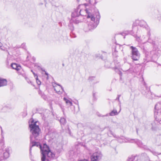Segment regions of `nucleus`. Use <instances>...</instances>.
<instances>
[{"instance_id": "1", "label": "nucleus", "mask_w": 161, "mask_h": 161, "mask_svg": "<svg viewBox=\"0 0 161 161\" xmlns=\"http://www.w3.org/2000/svg\"><path fill=\"white\" fill-rule=\"evenodd\" d=\"M38 121H29V126L32 135L31 136L30 140H33V139L38 140V137L41 132V130L36 123Z\"/></svg>"}, {"instance_id": "2", "label": "nucleus", "mask_w": 161, "mask_h": 161, "mask_svg": "<svg viewBox=\"0 0 161 161\" xmlns=\"http://www.w3.org/2000/svg\"><path fill=\"white\" fill-rule=\"evenodd\" d=\"M87 21L90 20L92 22L88 24V28L89 30H91L95 29L97 25V21H99L100 16L99 13L97 12L95 14H88L87 17Z\"/></svg>"}, {"instance_id": "3", "label": "nucleus", "mask_w": 161, "mask_h": 161, "mask_svg": "<svg viewBox=\"0 0 161 161\" xmlns=\"http://www.w3.org/2000/svg\"><path fill=\"white\" fill-rule=\"evenodd\" d=\"M40 149L42 154L41 160L42 161H49L48 159H46V155L50 158V157L48 156V153L49 152H52L48 147L46 144H44L43 147L42 146Z\"/></svg>"}, {"instance_id": "4", "label": "nucleus", "mask_w": 161, "mask_h": 161, "mask_svg": "<svg viewBox=\"0 0 161 161\" xmlns=\"http://www.w3.org/2000/svg\"><path fill=\"white\" fill-rule=\"evenodd\" d=\"M130 48L131 50L132 58L134 60H137L140 57V54L138 49L135 47L132 46Z\"/></svg>"}, {"instance_id": "5", "label": "nucleus", "mask_w": 161, "mask_h": 161, "mask_svg": "<svg viewBox=\"0 0 161 161\" xmlns=\"http://www.w3.org/2000/svg\"><path fill=\"white\" fill-rule=\"evenodd\" d=\"M103 157V154L100 151H97L93 153L91 157V161H99Z\"/></svg>"}, {"instance_id": "6", "label": "nucleus", "mask_w": 161, "mask_h": 161, "mask_svg": "<svg viewBox=\"0 0 161 161\" xmlns=\"http://www.w3.org/2000/svg\"><path fill=\"white\" fill-rule=\"evenodd\" d=\"M137 25H139L141 27L145 28L147 30H149V28L147 25L146 22L143 20H136L133 24V27H134L135 26H136Z\"/></svg>"}, {"instance_id": "7", "label": "nucleus", "mask_w": 161, "mask_h": 161, "mask_svg": "<svg viewBox=\"0 0 161 161\" xmlns=\"http://www.w3.org/2000/svg\"><path fill=\"white\" fill-rule=\"evenodd\" d=\"M150 36V33L149 31H148L147 35L143 36L141 38L136 36V40L139 42L144 43L147 42V39Z\"/></svg>"}, {"instance_id": "8", "label": "nucleus", "mask_w": 161, "mask_h": 161, "mask_svg": "<svg viewBox=\"0 0 161 161\" xmlns=\"http://www.w3.org/2000/svg\"><path fill=\"white\" fill-rule=\"evenodd\" d=\"M52 85L56 92L59 94H61L64 91L63 87L55 83H52Z\"/></svg>"}, {"instance_id": "9", "label": "nucleus", "mask_w": 161, "mask_h": 161, "mask_svg": "<svg viewBox=\"0 0 161 161\" xmlns=\"http://www.w3.org/2000/svg\"><path fill=\"white\" fill-rule=\"evenodd\" d=\"M152 125V129L153 131L157 130L159 128H161V121H153Z\"/></svg>"}, {"instance_id": "10", "label": "nucleus", "mask_w": 161, "mask_h": 161, "mask_svg": "<svg viewBox=\"0 0 161 161\" xmlns=\"http://www.w3.org/2000/svg\"><path fill=\"white\" fill-rule=\"evenodd\" d=\"M61 151L60 149L57 150L54 152L53 153L52 152H49L48 153V156L50 157V158L54 159L57 158L59 156Z\"/></svg>"}, {"instance_id": "11", "label": "nucleus", "mask_w": 161, "mask_h": 161, "mask_svg": "<svg viewBox=\"0 0 161 161\" xmlns=\"http://www.w3.org/2000/svg\"><path fill=\"white\" fill-rule=\"evenodd\" d=\"M35 146H36L37 147H39L40 149H41L42 147L40 143L34 142V139H33V140L31 141V143L30 144V153L31 152V147Z\"/></svg>"}, {"instance_id": "12", "label": "nucleus", "mask_w": 161, "mask_h": 161, "mask_svg": "<svg viewBox=\"0 0 161 161\" xmlns=\"http://www.w3.org/2000/svg\"><path fill=\"white\" fill-rule=\"evenodd\" d=\"M7 84V81L6 79L0 78V87L6 86Z\"/></svg>"}, {"instance_id": "13", "label": "nucleus", "mask_w": 161, "mask_h": 161, "mask_svg": "<svg viewBox=\"0 0 161 161\" xmlns=\"http://www.w3.org/2000/svg\"><path fill=\"white\" fill-rule=\"evenodd\" d=\"M11 67L14 69H15L17 70H20L21 68L20 66L18 65L15 63H12L11 64Z\"/></svg>"}, {"instance_id": "14", "label": "nucleus", "mask_w": 161, "mask_h": 161, "mask_svg": "<svg viewBox=\"0 0 161 161\" xmlns=\"http://www.w3.org/2000/svg\"><path fill=\"white\" fill-rule=\"evenodd\" d=\"M120 110L121 109H120ZM120 111H119V112H118L116 109H114L112 111H111V112L109 114H107V115L108 116L109 115L111 116H113L115 115H117L119 112Z\"/></svg>"}, {"instance_id": "15", "label": "nucleus", "mask_w": 161, "mask_h": 161, "mask_svg": "<svg viewBox=\"0 0 161 161\" xmlns=\"http://www.w3.org/2000/svg\"><path fill=\"white\" fill-rule=\"evenodd\" d=\"M81 10H80L79 12V8L77 9L76 10H75V11L73 12L72 14L73 17H77L80 14V12Z\"/></svg>"}, {"instance_id": "16", "label": "nucleus", "mask_w": 161, "mask_h": 161, "mask_svg": "<svg viewBox=\"0 0 161 161\" xmlns=\"http://www.w3.org/2000/svg\"><path fill=\"white\" fill-rule=\"evenodd\" d=\"M49 112V111L48 110H46L44 113L42 114L41 116L42 117V120H45V118L48 116L47 114Z\"/></svg>"}, {"instance_id": "17", "label": "nucleus", "mask_w": 161, "mask_h": 161, "mask_svg": "<svg viewBox=\"0 0 161 161\" xmlns=\"http://www.w3.org/2000/svg\"><path fill=\"white\" fill-rule=\"evenodd\" d=\"M4 145V142L3 141L0 142V155L2 154Z\"/></svg>"}, {"instance_id": "18", "label": "nucleus", "mask_w": 161, "mask_h": 161, "mask_svg": "<svg viewBox=\"0 0 161 161\" xmlns=\"http://www.w3.org/2000/svg\"><path fill=\"white\" fill-rule=\"evenodd\" d=\"M132 141H133V142H136L137 143V144L139 145L138 144L140 143V142L139 140H138L137 139H129V140H128V141L130 142H131Z\"/></svg>"}, {"instance_id": "19", "label": "nucleus", "mask_w": 161, "mask_h": 161, "mask_svg": "<svg viewBox=\"0 0 161 161\" xmlns=\"http://www.w3.org/2000/svg\"><path fill=\"white\" fill-rule=\"evenodd\" d=\"M147 42L153 44H155V42L154 41H153V40H152L150 38V37H148V38Z\"/></svg>"}, {"instance_id": "20", "label": "nucleus", "mask_w": 161, "mask_h": 161, "mask_svg": "<svg viewBox=\"0 0 161 161\" xmlns=\"http://www.w3.org/2000/svg\"><path fill=\"white\" fill-rule=\"evenodd\" d=\"M3 156L5 158H8L9 156V153L8 152H5L3 153Z\"/></svg>"}, {"instance_id": "21", "label": "nucleus", "mask_w": 161, "mask_h": 161, "mask_svg": "<svg viewBox=\"0 0 161 161\" xmlns=\"http://www.w3.org/2000/svg\"><path fill=\"white\" fill-rule=\"evenodd\" d=\"M123 138H124L123 137H122V138L119 137V138H118V141L120 143H122V142H124V141L123 140Z\"/></svg>"}, {"instance_id": "22", "label": "nucleus", "mask_w": 161, "mask_h": 161, "mask_svg": "<svg viewBox=\"0 0 161 161\" xmlns=\"http://www.w3.org/2000/svg\"><path fill=\"white\" fill-rule=\"evenodd\" d=\"M64 101H65L66 103L67 104H68V103H70V101L67 98L65 97H64Z\"/></svg>"}, {"instance_id": "23", "label": "nucleus", "mask_w": 161, "mask_h": 161, "mask_svg": "<svg viewBox=\"0 0 161 161\" xmlns=\"http://www.w3.org/2000/svg\"><path fill=\"white\" fill-rule=\"evenodd\" d=\"M36 82L37 83V84L38 85H40L41 84V82L39 80H38L37 76H36Z\"/></svg>"}, {"instance_id": "24", "label": "nucleus", "mask_w": 161, "mask_h": 161, "mask_svg": "<svg viewBox=\"0 0 161 161\" xmlns=\"http://www.w3.org/2000/svg\"><path fill=\"white\" fill-rule=\"evenodd\" d=\"M22 115L23 117H25L27 115V112L26 111H25L22 113Z\"/></svg>"}, {"instance_id": "25", "label": "nucleus", "mask_w": 161, "mask_h": 161, "mask_svg": "<svg viewBox=\"0 0 161 161\" xmlns=\"http://www.w3.org/2000/svg\"><path fill=\"white\" fill-rule=\"evenodd\" d=\"M74 102L71 101V108H73L74 109V110H75V105H73L72 104L73 103H74Z\"/></svg>"}, {"instance_id": "26", "label": "nucleus", "mask_w": 161, "mask_h": 161, "mask_svg": "<svg viewBox=\"0 0 161 161\" xmlns=\"http://www.w3.org/2000/svg\"><path fill=\"white\" fill-rule=\"evenodd\" d=\"M93 100H96V97L95 93H93Z\"/></svg>"}, {"instance_id": "27", "label": "nucleus", "mask_w": 161, "mask_h": 161, "mask_svg": "<svg viewBox=\"0 0 161 161\" xmlns=\"http://www.w3.org/2000/svg\"><path fill=\"white\" fill-rule=\"evenodd\" d=\"M7 108V106H5L2 109V112H5L6 111H5V109Z\"/></svg>"}, {"instance_id": "28", "label": "nucleus", "mask_w": 161, "mask_h": 161, "mask_svg": "<svg viewBox=\"0 0 161 161\" xmlns=\"http://www.w3.org/2000/svg\"><path fill=\"white\" fill-rule=\"evenodd\" d=\"M25 43L22 44L21 46V47L24 48H25Z\"/></svg>"}, {"instance_id": "29", "label": "nucleus", "mask_w": 161, "mask_h": 161, "mask_svg": "<svg viewBox=\"0 0 161 161\" xmlns=\"http://www.w3.org/2000/svg\"><path fill=\"white\" fill-rule=\"evenodd\" d=\"M117 52H118L117 51H116V49H115L114 52L113 53V54L114 55H116V53Z\"/></svg>"}, {"instance_id": "30", "label": "nucleus", "mask_w": 161, "mask_h": 161, "mask_svg": "<svg viewBox=\"0 0 161 161\" xmlns=\"http://www.w3.org/2000/svg\"><path fill=\"white\" fill-rule=\"evenodd\" d=\"M78 102L77 101H75V106H76V107H78V106L77 105V104H78Z\"/></svg>"}, {"instance_id": "31", "label": "nucleus", "mask_w": 161, "mask_h": 161, "mask_svg": "<svg viewBox=\"0 0 161 161\" xmlns=\"http://www.w3.org/2000/svg\"><path fill=\"white\" fill-rule=\"evenodd\" d=\"M33 74L34 75L35 78H36V76H37V75L34 72H33Z\"/></svg>"}, {"instance_id": "32", "label": "nucleus", "mask_w": 161, "mask_h": 161, "mask_svg": "<svg viewBox=\"0 0 161 161\" xmlns=\"http://www.w3.org/2000/svg\"><path fill=\"white\" fill-rule=\"evenodd\" d=\"M79 161H88V160L86 159H81Z\"/></svg>"}, {"instance_id": "33", "label": "nucleus", "mask_w": 161, "mask_h": 161, "mask_svg": "<svg viewBox=\"0 0 161 161\" xmlns=\"http://www.w3.org/2000/svg\"><path fill=\"white\" fill-rule=\"evenodd\" d=\"M2 45H3L2 43L1 42H0V48H1V49L2 50H3V49L2 48H1V47H2Z\"/></svg>"}, {"instance_id": "34", "label": "nucleus", "mask_w": 161, "mask_h": 161, "mask_svg": "<svg viewBox=\"0 0 161 161\" xmlns=\"http://www.w3.org/2000/svg\"><path fill=\"white\" fill-rule=\"evenodd\" d=\"M119 97H120V96L118 95V97L116 99V100H118L119 101Z\"/></svg>"}, {"instance_id": "35", "label": "nucleus", "mask_w": 161, "mask_h": 161, "mask_svg": "<svg viewBox=\"0 0 161 161\" xmlns=\"http://www.w3.org/2000/svg\"><path fill=\"white\" fill-rule=\"evenodd\" d=\"M109 132V133H110L112 135H113V136H114V137H115V136L113 134V133H112V131H110Z\"/></svg>"}, {"instance_id": "36", "label": "nucleus", "mask_w": 161, "mask_h": 161, "mask_svg": "<svg viewBox=\"0 0 161 161\" xmlns=\"http://www.w3.org/2000/svg\"><path fill=\"white\" fill-rule=\"evenodd\" d=\"M45 74H46L47 75V76H48V73H47V72H45ZM47 79H48V76H47Z\"/></svg>"}, {"instance_id": "37", "label": "nucleus", "mask_w": 161, "mask_h": 161, "mask_svg": "<svg viewBox=\"0 0 161 161\" xmlns=\"http://www.w3.org/2000/svg\"><path fill=\"white\" fill-rule=\"evenodd\" d=\"M127 161H133L131 159H128Z\"/></svg>"}, {"instance_id": "38", "label": "nucleus", "mask_w": 161, "mask_h": 161, "mask_svg": "<svg viewBox=\"0 0 161 161\" xmlns=\"http://www.w3.org/2000/svg\"><path fill=\"white\" fill-rule=\"evenodd\" d=\"M60 123L61 124H62L63 122L65 123V121H60Z\"/></svg>"}, {"instance_id": "39", "label": "nucleus", "mask_w": 161, "mask_h": 161, "mask_svg": "<svg viewBox=\"0 0 161 161\" xmlns=\"http://www.w3.org/2000/svg\"><path fill=\"white\" fill-rule=\"evenodd\" d=\"M94 78V77H90V78H89V80H91V79H92V78Z\"/></svg>"}, {"instance_id": "40", "label": "nucleus", "mask_w": 161, "mask_h": 161, "mask_svg": "<svg viewBox=\"0 0 161 161\" xmlns=\"http://www.w3.org/2000/svg\"><path fill=\"white\" fill-rule=\"evenodd\" d=\"M85 31H88V30H87V29H86V27L85 28Z\"/></svg>"}, {"instance_id": "41", "label": "nucleus", "mask_w": 161, "mask_h": 161, "mask_svg": "<svg viewBox=\"0 0 161 161\" xmlns=\"http://www.w3.org/2000/svg\"><path fill=\"white\" fill-rule=\"evenodd\" d=\"M73 29H74V27H72V26H71V31Z\"/></svg>"}, {"instance_id": "42", "label": "nucleus", "mask_w": 161, "mask_h": 161, "mask_svg": "<svg viewBox=\"0 0 161 161\" xmlns=\"http://www.w3.org/2000/svg\"><path fill=\"white\" fill-rule=\"evenodd\" d=\"M136 132H137V133H138V130H136Z\"/></svg>"}, {"instance_id": "43", "label": "nucleus", "mask_w": 161, "mask_h": 161, "mask_svg": "<svg viewBox=\"0 0 161 161\" xmlns=\"http://www.w3.org/2000/svg\"><path fill=\"white\" fill-rule=\"evenodd\" d=\"M31 71L32 73H33V72H34L33 71V70H31Z\"/></svg>"}, {"instance_id": "44", "label": "nucleus", "mask_w": 161, "mask_h": 161, "mask_svg": "<svg viewBox=\"0 0 161 161\" xmlns=\"http://www.w3.org/2000/svg\"><path fill=\"white\" fill-rule=\"evenodd\" d=\"M1 131H2H2H3V130H2V129L1 130Z\"/></svg>"}, {"instance_id": "45", "label": "nucleus", "mask_w": 161, "mask_h": 161, "mask_svg": "<svg viewBox=\"0 0 161 161\" xmlns=\"http://www.w3.org/2000/svg\"><path fill=\"white\" fill-rule=\"evenodd\" d=\"M78 1H79V0H77Z\"/></svg>"}]
</instances>
